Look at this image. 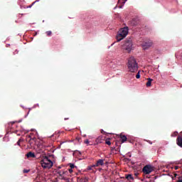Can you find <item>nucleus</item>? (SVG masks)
<instances>
[{"label": "nucleus", "instance_id": "nucleus-1", "mask_svg": "<svg viewBox=\"0 0 182 182\" xmlns=\"http://www.w3.org/2000/svg\"><path fill=\"white\" fill-rule=\"evenodd\" d=\"M127 68L129 72L134 73L137 72L139 69V65H137V61L134 57H130L128 60Z\"/></svg>", "mask_w": 182, "mask_h": 182}, {"label": "nucleus", "instance_id": "nucleus-2", "mask_svg": "<svg viewBox=\"0 0 182 182\" xmlns=\"http://www.w3.org/2000/svg\"><path fill=\"white\" fill-rule=\"evenodd\" d=\"M127 33H129V28L124 27L121 28L117 36V42H120L122 39H124L125 36H127Z\"/></svg>", "mask_w": 182, "mask_h": 182}, {"label": "nucleus", "instance_id": "nucleus-3", "mask_svg": "<svg viewBox=\"0 0 182 182\" xmlns=\"http://www.w3.org/2000/svg\"><path fill=\"white\" fill-rule=\"evenodd\" d=\"M41 164L43 168H51L53 166V162L49 159V156H44L41 161Z\"/></svg>", "mask_w": 182, "mask_h": 182}, {"label": "nucleus", "instance_id": "nucleus-4", "mask_svg": "<svg viewBox=\"0 0 182 182\" xmlns=\"http://www.w3.org/2000/svg\"><path fill=\"white\" fill-rule=\"evenodd\" d=\"M133 48V43L132 41L127 40L125 43L123 45V49L127 50V52H132Z\"/></svg>", "mask_w": 182, "mask_h": 182}, {"label": "nucleus", "instance_id": "nucleus-5", "mask_svg": "<svg viewBox=\"0 0 182 182\" xmlns=\"http://www.w3.org/2000/svg\"><path fill=\"white\" fill-rule=\"evenodd\" d=\"M142 171L144 174H150L152 171H154V167L151 165H146L144 166Z\"/></svg>", "mask_w": 182, "mask_h": 182}, {"label": "nucleus", "instance_id": "nucleus-6", "mask_svg": "<svg viewBox=\"0 0 182 182\" xmlns=\"http://www.w3.org/2000/svg\"><path fill=\"white\" fill-rule=\"evenodd\" d=\"M141 45V46H143V48H144V49H147V48H150V46H153V41H151V40H149L142 43Z\"/></svg>", "mask_w": 182, "mask_h": 182}, {"label": "nucleus", "instance_id": "nucleus-7", "mask_svg": "<svg viewBox=\"0 0 182 182\" xmlns=\"http://www.w3.org/2000/svg\"><path fill=\"white\" fill-rule=\"evenodd\" d=\"M27 159H35L36 157V155H35V153L30 151L28 154H26Z\"/></svg>", "mask_w": 182, "mask_h": 182}, {"label": "nucleus", "instance_id": "nucleus-8", "mask_svg": "<svg viewBox=\"0 0 182 182\" xmlns=\"http://www.w3.org/2000/svg\"><path fill=\"white\" fill-rule=\"evenodd\" d=\"M176 144L179 146V147H182V136H178L176 139Z\"/></svg>", "mask_w": 182, "mask_h": 182}, {"label": "nucleus", "instance_id": "nucleus-9", "mask_svg": "<svg viewBox=\"0 0 182 182\" xmlns=\"http://www.w3.org/2000/svg\"><path fill=\"white\" fill-rule=\"evenodd\" d=\"M36 138H31V136H28L26 139V141H28V144L30 146H32L33 144V141H35Z\"/></svg>", "mask_w": 182, "mask_h": 182}, {"label": "nucleus", "instance_id": "nucleus-10", "mask_svg": "<svg viewBox=\"0 0 182 182\" xmlns=\"http://www.w3.org/2000/svg\"><path fill=\"white\" fill-rule=\"evenodd\" d=\"M125 178L129 181H133L134 180V178H133V175L132 174L125 175Z\"/></svg>", "mask_w": 182, "mask_h": 182}, {"label": "nucleus", "instance_id": "nucleus-11", "mask_svg": "<svg viewBox=\"0 0 182 182\" xmlns=\"http://www.w3.org/2000/svg\"><path fill=\"white\" fill-rule=\"evenodd\" d=\"M120 139H121V142L122 143H124V141H127V137L125 135L121 134L119 136Z\"/></svg>", "mask_w": 182, "mask_h": 182}, {"label": "nucleus", "instance_id": "nucleus-12", "mask_svg": "<svg viewBox=\"0 0 182 182\" xmlns=\"http://www.w3.org/2000/svg\"><path fill=\"white\" fill-rule=\"evenodd\" d=\"M103 164H104V161H103L102 159H99V160L97 161L96 164L94 165V166H103Z\"/></svg>", "mask_w": 182, "mask_h": 182}, {"label": "nucleus", "instance_id": "nucleus-13", "mask_svg": "<svg viewBox=\"0 0 182 182\" xmlns=\"http://www.w3.org/2000/svg\"><path fill=\"white\" fill-rule=\"evenodd\" d=\"M147 80L148 81L146 82V87H150V86H151V82H153V79L148 78Z\"/></svg>", "mask_w": 182, "mask_h": 182}, {"label": "nucleus", "instance_id": "nucleus-14", "mask_svg": "<svg viewBox=\"0 0 182 182\" xmlns=\"http://www.w3.org/2000/svg\"><path fill=\"white\" fill-rule=\"evenodd\" d=\"M58 174H59V176L60 177H62V176H63V174H68V171H58Z\"/></svg>", "mask_w": 182, "mask_h": 182}, {"label": "nucleus", "instance_id": "nucleus-15", "mask_svg": "<svg viewBox=\"0 0 182 182\" xmlns=\"http://www.w3.org/2000/svg\"><path fill=\"white\" fill-rule=\"evenodd\" d=\"M96 143L97 144H99L100 143H103V139H102V137H98L97 139H96Z\"/></svg>", "mask_w": 182, "mask_h": 182}, {"label": "nucleus", "instance_id": "nucleus-16", "mask_svg": "<svg viewBox=\"0 0 182 182\" xmlns=\"http://www.w3.org/2000/svg\"><path fill=\"white\" fill-rule=\"evenodd\" d=\"M105 144H107L108 146H110V145L112 144V142H110L109 140L107 139V140L105 141Z\"/></svg>", "mask_w": 182, "mask_h": 182}, {"label": "nucleus", "instance_id": "nucleus-17", "mask_svg": "<svg viewBox=\"0 0 182 182\" xmlns=\"http://www.w3.org/2000/svg\"><path fill=\"white\" fill-rule=\"evenodd\" d=\"M46 35H47V36H52V31H47Z\"/></svg>", "mask_w": 182, "mask_h": 182}, {"label": "nucleus", "instance_id": "nucleus-18", "mask_svg": "<svg viewBox=\"0 0 182 182\" xmlns=\"http://www.w3.org/2000/svg\"><path fill=\"white\" fill-rule=\"evenodd\" d=\"M177 134H178V132H173V133L171 134V136H172V137H176V136H177Z\"/></svg>", "mask_w": 182, "mask_h": 182}, {"label": "nucleus", "instance_id": "nucleus-19", "mask_svg": "<svg viewBox=\"0 0 182 182\" xmlns=\"http://www.w3.org/2000/svg\"><path fill=\"white\" fill-rule=\"evenodd\" d=\"M69 166H70V167L71 169L75 168V164H69Z\"/></svg>", "mask_w": 182, "mask_h": 182}, {"label": "nucleus", "instance_id": "nucleus-20", "mask_svg": "<svg viewBox=\"0 0 182 182\" xmlns=\"http://www.w3.org/2000/svg\"><path fill=\"white\" fill-rule=\"evenodd\" d=\"M136 79H140V72H138L136 75Z\"/></svg>", "mask_w": 182, "mask_h": 182}, {"label": "nucleus", "instance_id": "nucleus-21", "mask_svg": "<svg viewBox=\"0 0 182 182\" xmlns=\"http://www.w3.org/2000/svg\"><path fill=\"white\" fill-rule=\"evenodd\" d=\"M38 1H39V0H36L31 5L28 6V8H32V5H34L36 2H38Z\"/></svg>", "mask_w": 182, "mask_h": 182}, {"label": "nucleus", "instance_id": "nucleus-22", "mask_svg": "<svg viewBox=\"0 0 182 182\" xmlns=\"http://www.w3.org/2000/svg\"><path fill=\"white\" fill-rule=\"evenodd\" d=\"M89 181V178L87 177H85L84 179H83V182H88Z\"/></svg>", "mask_w": 182, "mask_h": 182}, {"label": "nucleus", "instance_id": "nucleus-23", "mask_svg": "<svg viewBox=\"0 0 182 182\" xmlns=\"http://www.w3.org/2000/svg\"><path fill=\"white\" fill-rule=\"evenodd\" d=\"M68 171H69V173H70V174H72V173H73V169L70 168V169H68Z\"/></svg>", "mask_w": 182, "mask_h": 182}, {"label": "nucleus", "instance_id": "nucleus-24", "mask_svg": "<svg viewBox=\"0 0 182 182\" xmlns=\"http://www.w3.org/2000/svg\"><path fill=\"white\" fill-rule=\"evenodd\" d=\"M28 171H30L29 169H23V173H28Z\"/></svg>", "mask_w": 182, "mask_h": 182}, {"label": "nucleus", "instance_id": "nucleus-25", "mask_svg": "<svg viewBox=\"0 0 182 182\" xmlns=\"http://www.w3.org/2000/svg\"><path fill=\"white\" fill-rule=\"evenodd\" d=\"M120 1H122V4H126V1H127V0H119V2H120Z\"/></svg>", "mask_w": 182, "mask_h": 182}, {"label": "nucleus", "instance_id": "nucleus-26", "mask_svg": "<svg viewBox=\"0 0 182 182\" xmlns=\"http://www.w3.org/2000/svg\"><path fill=\"white\" fill-rule=\"evenodd\" d=\"M84 143L85 144H89V140H85V141H84Z\"/></svg>", "mask_w": 182, "mask_h": 182}, {"label": "nucleus", "instance_id": "nucleus-27", "mask_svg": "<svg viewBox=\"0 0 182 182\" xmlns=\"http://www.w3.org/2000/svg\"><path fill=\"white\" fill-rule=\"evenodd\" d=\"M174 168H175V170H178V168H180V166H175Z\"/></svg>", "mask_w": 182, "mask_h": 182}, {"label": "nucleus", "instance_id": "nucleus-28", "mask_svg": "<svg viewBox=\"0 0 182 182\" xmlns=\"http://www.w3.org/2000/svg\"><path fill=\"white\" fill-rule=\"evenodd\" d=\"M17 144H18V146H21V139H19V140L17 141Z\"/></svg>", "mask_w": 182, "mask_h": 182}, {"label": "nucleus", "instance_id": "nucleus-29", "mask_svg": "<svg viewBox=\"0 0 182 182\" xmlns=\"http://www.w3.org/2000/svg\"><path fill=\"white\" fill-rule=\"evenodd\" d=\"M178 180L177 181V182H182V180L181 179H180V177H178Z\"/></svg>", "mask_w": 182, "mask_h": 182}, {"label": "nucleus", "instance_id": "nucleus-30", "mask_svg": "<svg viewBox=\"0 0 182 182\" xmlns=\"http://www.w3.org/2000/svg\"><path fill=\"white\" fill-rule=\"evenodd\" d=\"M89 170H92V166H88Z\"/></svg>", "mask_w": 182, "mask_h": 182}, {"label": "nucleus", "instance_id": "nucleus-31", "mask_svg": "<svg viewBox=\"0 0 182 182\" xmlns=\"http://www.w3.org/2000/svg\"><path fill=\"white\" fill-rule=\"evenodd\" d=\"M174 177H177V173H175V174H174Z\"/></svg>", "mask_w": 182, "mask_h": 182}, {"label": "nucleus", "instance_id": "nucleus-32", "mask_svg": "<svg viewBox=\"0 0 182 182\" xmlns=\"http://www.w3.org/2000/svg\"><path fill=\"white\" fill-rule=\"evenodd\" d=\"M69 119V118H65V120H68Z\"/></svg>", "mask_w": 182, "mask_h": 182}, {"label": "nucleus", "instance_id": "nucleus-33", "mask_svg": "<svg viewBox=\"0 0 182 182\" xmlns=\"http://www.w3.org/2000/svg\"><path fill=\"white\" fill-rule=\"evenodd\" d=\"M135 176H139V173H135Z\"/></svg>", "mask_w": 182, "mask_h": 182}, {"label": "nucleus", "instance_id": "nucleus-34", "mask_svg": "<svg viewBox=\"0 0 182 182\" xmlns=\"http://www.w3.org/2000/svg\"><path fill=\"white\" fill-rule=\"evenodd\" d=\"M58 168H61L60 166H59Z\"/></svg>", "mask_w": 182, "mask_h": 182}]
</instances>
